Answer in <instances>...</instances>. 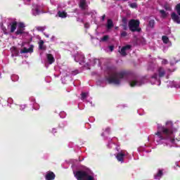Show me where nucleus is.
<instances>
[{
    "instance_id": "1",
    "label": "nucleus",
    "mask_w": 180,
    "mask_h": 180,
    "mask_svg": "<svg viewBox=\"0 0 180 180\" xmlns=\"http://www.w3.org/2000/svg\"><path fill=\"white\" fill-rule=\"evenodd\" d=\"M176 129L174 127V123L171 120L165 122V126L157 124V131L155 132L154 140L158 144H164L165 146L171 148L175 147L178 139H175Z\"/></svg>"
},
{
    "instance_id": "2",
    "label": "nucleus",
    "mask_w": 180,
    "mask_h": 180,
    "mask_svg": "<svg viewBox=\"0 0 180 180\" xmlns=\"http://www.w3.org/2000/svg\"><path fill=\"white\" fill-rule=\"evenodd\" d=\"M124 79L127 81L130 86H141L145 84L146 80L144 79H139L136 77H130L127 76V74L124 72H110L108 77H105V82L108 84H113L114 85H120Z\"/></svg>"
},
{
    "instance_id": "3",
    "label": "nucleus",
    "mask_w": 180,
    "mask_h": 180,
    "mask_svg": "<svg viewBox=\"0 0 180 180\" xmlns=\"http://www.w3.org/2000/svg\"><path fill=\"white\" fill-rule=\"evenodd\" d=\"M77 180H96L94 173L89 169H84L73 172Z\"/></svg>"
},
{
    "instance_id": "4",
    "label": "nucleus",
    "mask_w": 180,
    "mask_h": 180,
    "mask_svg": "<svg viewBox=\"0 0 180 180\" xmlns=\"http://www.w3.org/2000/svg\"><path fill=\"white\" fill-rule=\"evenodd\" d=\"M167 74V70L162 67H158L155 72L150 77V82L152 85H161V79Z\"/></svg>"
},
{
    "instance_id": "5",
    "label": "nucleus",
    "mask_w": 180,
    "mask_h": 180,
    "mask_svg": "<svg viewBox=\"0 0 180 180\" xmlns=\"http://www.w3.org/2000/svg\"><path fill=\"white\" fill-rule=\"evenodd\" d=\"M17 26H18V22L14 20V21H11L8 24L7 28L2 26L1 29L4 34H11V33H15V32L16 31Z\"/></svg>"
},
{
    "instance_id": "6",
    "label": "nucleus",
    "mask_w": 180,
    "mask_h": 180,
    "mask_svg": "<svg viewBox=\"0 0 180 180\" xmlns=\"http://www.w3.org/2000/svg\"><path fill=\"white\" fill-rule=\"evenodd\" d=\"M140 26V21L137 20H131L129 22V27L131 32H140L141 29L139 27Z\"/></svg>"
},
{
    "instance_id": "7",
    "label": "nucleus",
    "mask_w": 180,
    "mask_h": 180,
    "mask_svg": "<svg viewBox=\"0 0 180 180\" xmlns=\"http://www.w3.org/2000/svg\"><path fill=\"white\" fill-rule=\"evenodd\" d=\"M127 155H129V153H127V151L121 150L120 152L117 153L115 157L117 161H119V162H121L122 164H123V162H124V157H127Z\"/></svg>"
},
{
    "instance_id": "8",
    "label": "nucleus",
    "mask_w": 180,
    "mask_h": 180,
    "mask_svg": "<svg viewBox=\"0 0 180 180\" xmlns=\"http://www.w3.org/2000/svg\"><path fill=\"white\" fill-rule=\"evenodd\" d=\"M25 27L26 25L23 22H17V30L15 31V34L19 36V34H24Z\"/></svg>"
},
{
    "instance_id": "9",
    "label": "nucleus",
    "mask_w": 180,
    "mask_h": 180,
    "mask_svg": "<svg viewBox=\"0 0 180 180\" xmlns=\"http://www.w3.org/2000/svg\"><path fill=\"white\" fill-rule=\"evenodd\" d=\"M32 13L34 16H37V15H40V13H43V11L41 10V6L38 5H34Z\"/></svg>"
},
{
    "instance_id": "10",
    "label": "nucleus",
    "mask_w": 180,
    "mask_h": 180,
    "mask_svg": "<svg viewBox=\"0 0 180 180\" xmlns=\"http://www.w3.org/2000/svg\"><path fill=\"white\" fill-rule=\"evenodd\" d=\"M85 57L84 56V54L82 53H77L75 56V60L76 63H79L80 65H82L83 63H84Z\"/></svg>"
},
{
    "instance_id": "11",
    "label": "nucleus",
    "mask_w": 180,
    "mask_h": 180,
    "mask_svg": "<svg viewBox=\"0 0 180 180\" xmlns=\"http://www.w3.org/2000/svg\"><path fill=\"white\" fill-rule=\"evenodd\" d=\"M130 49H131V46L130 45H127L121 49L120 51V53L121 56H127V53L130 51Z\"/></svg>"
},
{
    "instance_id": "12",
    "label": "nucleus",
    "mask_w": 180,
    "mask_h": 180,
    "mask_svg": "<svg viewBox=\"0 0 180 180\" xmlns=\"http://www.w3.org/2000/svg\"><path fill=\"white\" fill-rule=\"evenodd\" d=\"M54 61H56V60L54 59V56L52 54H46V64H53Z\"/></svg>"
},
{
    "instance_id": "13",
    "label": "nucleus",
    "mask_w": 180,
    "mask_h": 180,
    "mask_svg": "<svg viewBox=\"0 0 180 180\" xmlns=\"http://www.w3.org/2000/svg\"><path fill=\"white\" fill-rule=\"evenodd\" d=\"M56 178V174L53 172H48L46 175V180H54Z\"/></svg>"
},
{
    "instance_id": "14",
    "label": "nucleus",
    "mask_w": 180,
    "mask_h": 180,
    "mask_svg": "<svg viewBox=\"0 0 180 180\" xmlns=\"http://www.w3.org/2000/svg\"><path fill=\"white\" fill-rule=\"evenodd\" d=\"M172 19L176 23H178L179 25L180 23V18L176 13H172Z\"/></svg>"
},
{
    "instance_id": "15",
    "label": "nucleus",
    "mask_w": 180,
    "mask_h": 180,
    "mask_svg": "<svg viewBox=\"0 0 180 180\" xmlns=\"http://www.w3.org/2000/svg\"><path fill=\"white\" fill-rule=\"evenodd\" d=\"M11 53H12V56L13 57H16L18 56L19 54V51L16 49V47L13 46L11 49Z\"/></svg>"
},
{
    "instance_id": "16",
    "label": "nucleus",
    "mask_w": 180,
    "mask_h": 180,
    "mask_svg": "<svg viewBox=\"0 0 180 180\" xmlns=\"http://www.w3.org/2000/svg\"><path fill=\"white\" fill-rule=\"evenodd\" d=\"M20 53L21 54H23L25 53H33V48L32 47H30L28 49L24 48L20 51Z\"/></svg>"
},
{
    "instance_id": "17",
    "label": "nucleus",
    "mask_w": 180,
    "mask_h": 180,
    "mask_svg": "<svg viewBox=\"0 0 180 180\" xmlns=\"http://www.w3.org/2000/svg\"><path fill=\"white\" fill-rule=\"evenodd\" d=\"M86 3L85 1V0H80V4H79V7L82 9H86Z\"/></svg>"
},
{
    "instance_id": "18",
    "label": "nucleus",
    "mask_w": 180,
    "mask_h": 180,
    "mask_svg": "<svg viewBox=\"0 0 180 180\" xmlns=\"http://www.w3.org/2000/svg\"><path fill=\"white\" fill-rule=\"evenodd\" d=\"M162 176V170H158V173L155 174V179H160Z\"/></svg>"
},
{
    "instance_id": "19",
    "label": "nucleus",
    "mask_w": 180,
    "mask_h": 180,
    "mask_svg": "<svg viewBox=\"0 0 180 180\" xmlns=\"http://www.w3.org/2000/svg\"><path fill=\"white\" fill-rule=\"evenodd\" d=\"M58 16H59V18H67V13L65 11H59L58 12Z\"/></svg>"
},
{
    "instance_id": "20",
    "label": "nucleus",
    "mask_w": 180,
    "mask_h": 180,
    "mask_svg": "<svg viewBox=\"0 0 180 180\" xmlns=\"http://www.w3.org/2000/svg\"><path fill=\"white\" fill-rule=\"evenodd\" d=\"M39 47L40 50H45L46 46H44V41L43 40H40L39 42Z\"/></svg>"
},
{
    "instance_id": "21",
    "label": "nucleus",
    "mask_w": 180,
    "mask_h": 180,
    "mask_svg": "<svg viewBox=\"0 0 180 180\" xmlns=\"http://www.w3.org/2000/svg\"><path fill=\"white\" fill-rule=\"evenodd\" d=\"M113 26V21L112 20H108L107 29L110 30Z\"/></svg>"
},
{
    "instance_id": "22",
    "label": "nucleus",
    "mask_w": 180,
    "mask_h": 180,
    "mask_svg": "<svg viewBox=\"0 0 180 180\" xmlns=\"http://www.w3.org/2000/svg\"><path fill=\"white\" fill-rule=\"evenodd\" d=\"M162 40L165 44H168V43H169V39L167 36H163L162 37Z\"/></svg>"
},
{
    "instance_id": "23",
    "label": "nucleus",
    "mask_w": 180,
    "mask_h": 180,
    "mask_svg": "<svg viewBox=\"0 0 180 180\" xmlns=\"http://www.w3.org/2000/svg\"><path fill=\"white\" fill-rule=\"evenodd\" d=\"M160 13L162 18H167V16H168V13L165 12L164 10H160Z\"/></svg>"
},
{
    "instance_id": "24",
    "label": "nucleus",
    "mask_w": 180,
    "mask_h": 180,
    "mask_svg": "<svg viewBox=\"0 0 180 180\" xmlns=\"http://www.w3.org/2000/svg\"><path fill=\"white\" fill-rule=\"evenodd\" d=\"M11 79L14 82H16V81H18L19 80V76H18L17 75H11Z\"/></svg>"
},
{
    "instance_id": "25",
    "label": "nucleus",
    "mask_w": 180,
    "mask_h": 180,
    "mask_svg": "<svg viewBox=\"0 0 180 180\" xmlns=\"http://www.w3.org/2000/svg\"><path fill=\"white\" fill-rule=\"evenodd\" d=\"M96 61H98V60L92 58L89 63V65H95L96 64Z\"/></svg>"
},
{
    "instance_id": "26",
    "label": "nucleus",
    "mask_w": 180,
    "mask_h": 180,
    "mask_svg": "<svg viewBox=\"0 0 180 180\" xmlns=\"http://www.w3.org/2000/svg\"><path fill=\"white\" fill-rule=\"evenodd\" d=\"M89 94L88 93H82V101H84V99H86Z\"/></svg>"
},
{
    "instance_id": "27",
    "label": "nucleus",
    "mask_w": 180,
    "mask_h": 180,
    "mask_svg": "<svg viewBox=\"0 0 180 180\" xmlns=\"http://www.w3.org/2000/svg\"><path fill=\"white\" fill-rule=\"evenodd\" d=\"M110 131V128H106L105 131L102 134V136H106V134H109Z\"/></svg>"
},
{
    "instance_id": "28",
    "label": "nucleus",
    "mask_w": 180,
    "mask_h": 180,
    "mask_svg": "<svg viewBox=\"0 0 180 180\" xmlns=\"http://www.w3.org/2000/svg\"><path fill=\"white\" fill-rule=\"evenodd\" d=\"M130 8H132L133 9H136L137 8V4L136 3H131L129 4Z\"/></svg>"
},
{
    "instance_id": "29",
    "label": "nucleus",
    "mask_w": 180,
    "mask_h": 180,
    "mask_svg": "<svg viewBox=\"0 0 180 180\" xmlns=\"http://www.w3.org/2000/svg\"><path fill=\"white\" fill-rule=\"evenodd\" d=\"M109 39V36L105 35L103 38L101 39V41H107V40Z\"/></svg>"
},
{
    "instance_id": "30",
    "label": "nucleus",
    "mask_w": 180,
    "mask_h": 180,
    "mask_svg": "<svg viewBox=\"0 0 180 180\" xmlns=\"http://www.w3.org/2000/svg\"><path fill=\"white\" fill-rule=\"evenodd\" d=\"M164 8L166 9V11H171V6L168 4H165Z\"/></svg>"
},
{
    "instance_id": "31",
    "label": "nucleus",
    "mask_w": 180,
    "mask_h": 180,
    "mask_svg": "<svg viewBox=\"0 0 180 180\" xmlns=\"http://www.w3.org/2000/svg\"><path fill=\"white\" fill-rule=\"evenodd\" d=\"M149 26H150V27H154V20H150V22H149Z\"/></svg>"
},
{
    "instance_id": "32",
    "label": "nucleus",
    "mask_w": 180,
    "mask_h": 180,
    "mask_svg": "<svg viewBox=\"0 0 180 180\" xmlns=\"http://www.w3.org/2000/svg\"><path fill=\"white\" fill-rule=\"evenodd\" d=\"M121 36H122V37H126V36H127V32H122L121 33Z\"/></svg>"
},
{
    "instance_id": "33",
    "label": "nucleus",
    "mask_w": 180,
    "mask_h": 180,
    "mask_svg": "<svg viewBox=\"0 0 180 180\" xmlns=\"http://www.w3.org/2000/svg\"><path fill=\"white\" fill-rule=\"evenodd\" d=\"M60 117H62L63 119L64 117H65V112H61L60 113Z\"/></svg>"
},
{
    "instance_id": "34",
    "label": "nucleus",
    "mask_w": 180,
    "mask_h": 180,
    "mask_svg": "<svg viewBox=\"0 0 180 180\" xmlns=\"http://www.w3.org/2000/svg\"><path fill=\"white\" fill-rule=\"evenodd\" d=\"M162 64H163V65L168 64V60H165V59L162 60Z\"/></svg>"
},
{
    "instance_id": "35",
    "label": "nucleus",
    "mask_w": 180,
    "mask_h": 180,
    "mask_svg": "<svg viewBox=\"0 0 180 180\" xmlns=\"http://www.w3.org/2000/svg\"><path fill=\"white\" fill-rule=\"evenodd\" d=\"M20 110H23L25 108H26V105H20Z\"/></svg>"
},
{
    "instance_id": "36",
    "label": "nucleus",
    "mask_w": 180,
    "mask_h": 180,
    "mask_svg": "<svg viewBox=\"0 0 180 180\" xmlns=\"http://www.w3.org/2000/svg\"><path fill=\"white\" fill-rule=\"evenodd\" d=\"M37 104H34V109H35V110H37L39 109V108H37Z\"/></svg>"
},
{
    "instance_id": "37",
    "label": "nucleus",
    "mask_w": 180,
    "mask_h": 180,
    "mask_svg": "<svg viewBox=\"0 0 180 180\" xmlns=\"http://www.w3.org/2000/svg\"><path fill=\"white\" fill-rule=\"evenodd\" d=\"M30 1H32V0H24V2H25V4H29V2H30Z\"/></svg>"
},
{
    "instance_id": "38",
    "label": "nucleus",
    "mask_w": 180,
    "mask_h": 180,
    "mask_svg": "<svg viewBox=\"0 0 180 180\" xmlns=\"http://www.w3.org/2000/svg\"><path fill=\"white\" fill-rule=\"evenodd\" d=\"M84 27H86V29H88V27H89V24H85V25H84Z\"/></svg>"
},
{
    "instance_id": "39",
    "label": "nucleus",
    "mask_w": 180,
    "mask_h": 180,
    "mask_svg": "<svg viewBox=\"0 0 180 180\" xmlns=\"http://www.w3.org/2000/svg\"><path fill=\"white\" fill-rule=\"evenodd\" d=\"M44 36L46 37L47 38L50 37V36L49 35V34H46V33H44Z\"/></svg>"
},
{
    "instance_id": "40",
    "label": "nucleus",
    "mask_w": 180,
    "mask_h": 180,
    "mask_svg": "<svg viewBox=\"0 0 180 180\" xmlns=\"http://www.w3.org/2000/svg\"><path fill=\"white\" fill-rule=\"evenodd\" d=\"M176 63H178V61H175V62L171 61V64H172V65L176 64Z\"/></svg>"
},
{
    "instance_id": "41",
    "label": "nucleus",
    "mask_w": 180,
    "mask_h": 180,
    "mask_svg": "<svg viewBox=\"0 0 180 180\" xmlns=\"http://www.w3.org/2000/svg\"><path fill=\"white\" fill-rule=\"evenodd\" d=\"M109 49H110V51H113V46H111L109 47Z\"/></svg>"
},
{
    "instance_id": "42",
    "label": "nucleus",
    "mask_w": 180,
    "mask_h": 180,
    "mask_svg": "<svg viewBox=\"0 0 180 180\" xmlns=\"http://www.w3.org/2000/svg\"><path fill=\"white\" fill-rule=\"evenodd\" d=\"M110 146H114V144H113V143H109V144L108 145V147L110 148Z\"/></svg>"
},
{
    "instance_id": "43",
    "label": "nucleus",
    "mask_w": 180,
    "mask_h": 180,
    "mask_svg": "<svg viewBox=\"0 0 180 180\" xmlns=\"http://www.w3.org/2000/svg\"><path fill=\"white\" fill-rule=\"evenodd\" d=\"M105 15H103V16L101 17L102 20H105Z\"/></svg>"
},
{
    "instance_id": "44",
    "label": "nucleus",
    "mask_w": 180,
    "mask_h": 180,
    "mask_svg": "<svg viewBox=\"0 0 180 180\" xmlns=\"http://www.w3.org/2000/svg\"><path fill=\"white\" fill-rule=\"evenodd\" d=\"M12 101H13L12 98H8V102H11V101L12 102Z\"/></svg>"
},
{
    "instance_id": "45",
    "label": "nucleus",
    "mask_w": 180,
    "mask_h": 180,
    "mask_svg": "<svg viewBox=\"0 0 180 180\" xmlns=\"http://www.w3.org/2000/svg\"><path fill=\"white\" fill-rule=\"evenodd\" d=\"M52 133H56V129H53L52 130Z\"/></svg>"
},
{
    "instance_id": "46",
    "label": "nucleus",
    "mask_w": 180,
    "mask_h": 180,
    "mask_svg": "<svg viewBox=\"0 0 180 180\" xmlns=\"http://www.w3.org/2000/svg\"><path fill=\"white\" fill-rule=\"evenodd\" d=\"M138 151H141V148H138Z\"/></svg>"
},
{
    "instance_id": "47",
    "label": "nucleus",
    "mask_w": 180,
    "mask_h": 180,
    "mask_svg": "<svg viewBox=\"0 0 180 180\" xmlns=\"http://www.w3.org/2000/svg\"><path fill=\"white\" fill-rule=\"evenodd\" d=\"M97 84L99 85V82H97Z\"/></svg>"
},
{
    "instance_id": "48",
    "label": "nucleus",
    "mask_w": 180,
    "mask_h": 180,
    "mask_svg": "<svg viewBox=\"0 0 180 180\" xmlns=\"http://www.w3.org/2000/svg\"><path fill=\"white\" fill-rule=\"evenodd\" d=\"M176 165L178 167V163H176Z\"/></svg>"
}]
</instances>
